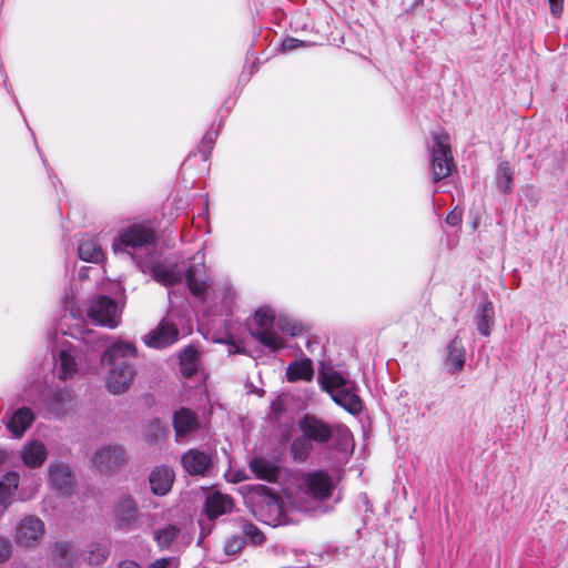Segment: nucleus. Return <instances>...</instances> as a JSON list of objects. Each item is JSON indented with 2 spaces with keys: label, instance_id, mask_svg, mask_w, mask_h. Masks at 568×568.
<instances>
[{
  "label": "nucleus",
  "instance_id": "obj_1",
  "mask_svg": "<svg viewBox=\"0 0 568 568\" xmlns=\"http://www.w3.org/2000/svg\"><path fill=\"white\" fill-rule=\"evenodd\" d=\"M114 253L125 252L134 260L139 268L150 274L156 282L171 286L185 276L192 294L200 295L206 288V282L197 276L195 267L187 271L178 263L160 262L156 255V236L154 230L145 224H132L120 231L112 243Z\"/></svg>",
  "mask_w": 568,
  "mask_h": 568
},
{
  "label": "nucleus",
  "instance_id": "obj_2",
  "mask_svg": "<svg viewBox=\"0 0 568 568\" xmlns=\"http://www.w3.org/2000/svg\"><path fill=\"white\" fill-rule=\"evenodd\" d=\"M136 356V348L132 343L118 341L108 347L101 362L109 365L106 388L112 394H122L129 389L135 371L128 358Z\"/></svg>",
  "mask_w": 568,
  "mask_h": 568
},
{
  "label": "nucleus",
  "instance_id": "obj_3",
  "mask_svg": "<svg viewBox=\"0 0 568 568\" xmlns=\"http://www.w3.org/2000/svg\"><path fill=\"white\" fill-rule=\"evenodd\" d=\"M255 327L251 328V334L264 346L276 352L285 346V342L278 331L285 334L295 335V325L288 318L275 317V313L270 307H260L254 315Z\"/></svg>",
  "mask_w": 568,
  "mask_h": 568
},
{
  "label": "nucleus",
  "instance_id": "obj_4",
  "mask_svg": "<svg viewBox=\"0 0 568 568\" xmlns=\"http://www.w3.org/2000/svg\"><path fill=\"white\" fill-rule=\"evenodd\" d=\"M318 382L322 388L331 394L333 400L348 413L356 415L362 410V402L355 393V383L339 372L323 365L318 372Z\"/></svg>",
  "mask_w": 568,
  "mask_h": 568
},
{
  "label": "nucleus",
  "instance_id": "obj_5",
  "mask_svg": "<svg viewBox=\"0 0 568 568\" xmlns=\"http://www.w3.org/2000/svg\"><path fill=\"white\" fill-rule=\"evenodd\" d=\"M432 146V171L434 182H438L450 175L455 168L454 158L447 134H434Z\"/></svg>",
  "mask_w": 568,
  "mask_h": 568
},
{
  "label": "nucleus",
  "instance_id": "obj_6",
  "mask_svg": "<svg viewBox=\"0 0 568 568\" xmlns=\"http://www.w3.org/2000/svg\"><path fill=\"white\" fill-rule=\"evenodd\" d=\"M333 478L322 470L308 471L302 476L301 490L315 500L328 499L334 490Z\"/></svg>",
  "mask_w": 568,
  "mask_h": 568
},
{
  "label": "nucleus",
  "instance_id": "obj_7",
  "mask_svg": "<svg viewBox=\"0 0 568 568\" xmlns=\"http://www.w3.org/2000/svg\"><path fill=\"white\" fill-rule=\"evenodd\" d=\"M126 462V454L120 445H104L92 457L93 467L101 474H113Z\"/></svg>",
  "mask_w": 568,
  "mask_h": 568
},
{
  "label": "nucleus",
  "instance_id": "obj_8",
  "mask_svg": "<svg viewBox=\"0 0 568 568\" xmlns=\"http://www.w3.org/2000/svg\"><path fill=\"white\" fill-rule=\"evenodd\" d=\"M88 316L102 326L114 328L120 323V312L116 303L108 296H97L92 300Z\"/></svg>",
  "mask_w": 568,
  "mask_h": 568
},
{
  "label": "nucleus",
  "instance_id": "obj_9",
  "mask_svg": "<svg viewBox=\"0 0 568 568\" xmlns=\"http://www.w3.org/2000/svg\"><path fill=\"white\" fill-rule=\"evenodd\" d=\"M43 403L57 418L65 417L77 408L75 397L68 388L50 389L43 395Z\"/></svg>",
  "mask_w": 568,
  "mask_h": 568
},
{
  "label": "nucleus",
  "instance_id": "obj_10",
  "mask_svg": "<svg viewBox=\"0 0 568 568\" xmlns=\"http://www.w3.org/2000/svg\"><path fill=\"white\" fill-rule=\"evenodd\" d=\"M51 487L62 496H70L75 487L72 468L64 462H52L48 468Z\"/></svg>",
  "mask_w": 568,
  "mask_h": 568
},
{
  "label": "nucleus",
  "instance_id": "obj_11",
  "mask_svg": "<svg viewBox=\"0 0 568 568\" xmlns=\"http://www.w3.org/2000/svg\"><path fill=\"white\" fill-rule=\"evenodd\" d=\"M43 534L44 523L39 517L29 515L17 524L14 539L21 547H32L41 539Z\"/></svg>",
  "mask_w": 568,
  "mask_h": 568
},
{
  "label": "nucleus",
  "instance_id": "obj_12",
  "mask_svg": "<svg viewBox=\"0 0 568 568\" xmlns=\"http://www.w3.org/2000/svg\"><path fill=\"white\" fill-rule=\"evenodd\" d=\"M179 338V329L174 323L162 320L159 325L143 337L149 347L165 348Z\"/></svg>",
  "mask_w": 568,
  "mask_h": 568
},
{
  "label": "nucleus",
  "instance_id": "obj_13",
  "mask_svg": "<svg viewBox=\"0 0 568 568\" xmlns=\"http://www.w3.org/2000/svg\"><path fill=\"white\" fill-rule=\"evenodd\" d=\"M173 427L176 442H181L200 430L201 420L195 412L181 407L173 415Z\"/></svg>",
  "mask_w": 568,
  "mask_h": 568
},
{
  "label": "nucleus",
  "instance_id": "obj_14",
  "mask_svg": "<svg viewBox=\"0 0 568 568\" xmlns=\"http://www.w3.org/2000/svg\"><path fill=\"white\" fill-rule=\"evenodd\" d=\"M298 426L311 442L327 443L333 437V428L314 416L303 417Z\"/></svg>",
  "mask_w": 568,
  "mask_h": 568
},
{
  "label": "nucleus",
  "instance_id": "obj_15",
  "mask_svg": "<svg viewBox=\"0 0 568 568\" xmlns=\"http://www.w3.org/2000/svg\"><path fill=\"white\" fill-rule=\"evenodd\" d=\"M57 356L58 377L62 381L72 378L78 372V348L70 344H63Z\"/></svg>",
  "mask_w": 568,
  "mask_h": 568
},
{
  "label": "nucleus",
  "instance_id": "obj_16",
  "mask_svg": "<svg viewBox=\"0 0 568 568\" xmlns=\"http://www.w3.org/2000/svg\"><path fill=\"white\" fill-rule=\"evenodd\" d=\"M181 462L185 471L193 476H203L212 467L211 455L196 448L185 452Z\"/></svg>",
  "mask_w": 568,
  "mask_h": 568
},
{
  "label": "nucleus",
  "instance_id": "obj_17",
  "mask_svg": "<svg viewBox=\"0 0 568 568\" xmlns=\"http://www.w3.org/2000/svg\"><path fill=\"white\" fill-rule=\"evenodd\" d=\"M233 499L220 491H212L206 495L204 510L206 517L212 520L232 510Z\"/></svg>",
  "mask_w": 568,
  "mask_h": 568
},
{
  "label": "nucleus",
  "instance_id": "obj_18",
  "mask_svg": "<svg viewBox=\"0 0 568 568\" xmlns=\"http://www.w3.org/2000/svg\"><path fill=\"white\" fill-rule=\"evenodd\" d=\"M173 481L174 473L168 466L155 467L149 476L151 490L158 496L166 495L171 490Z\"/></svg>",
  "mask_w": 568,
  "mask_h": 568
},
{
  "label": "nucleus",
  "instance_id": "obj_19",
  "mask_svg": "<svg viewBox=\"0 0 568 568\" xmlns=\"http://www.w3.org/2000/svg\"><path fill=\"white\" fill-rule=\"evenodd\" d=\"M20 457L27 467L38 468L45 462L48 450L42 442L30 440L22 447Z\"/></svg>",
  "mask_w": 568,
  "mask_h": 568
},
{
  "label": "nucleus",
  "instance_id": "obj_20",
  "mask_svg": "<svg viewBox=\"0 0 568 568\" xmlns=\"http://www.w3.org/2000/svg\"><path fill=\"white\" fill-rule=\"evenodd\" d=\"M466 361V349L463 341L456 336L447 345V354L445 364L448 367L449 373L456 374L464 368Z\"/></svg>",
  "mask_w": 568,
  "mask_h": 568
},
{
  "label": "nucleus",
  "instance_id": "obj_21",
  "mask_svg": "<svg viewBox=\"0 0 568 568\" xmlns=\"http://www.w3.org/2000/svg\"><path fill=\"white\" fill-rule=\"evenodd\" d=\"M79 321L80 320L77 316V311L74 308H70L69 314L65 313L61 318V329L65 335L83 339L85 343H89L91 336L93 335V332L84 331Z\"/></svg>",
  "mask_w": 568,
  "mask_h": 568
},
{
  "label": "nucleus",
  "instance_id": "obj_22",
  "mask_svg": "<svg viewBox=\"0 0 568 568\" xmlns=\"http://www.w3.org/2000/svg\"><path fill=\"white\" fill-rule=\"evenodd\" d=\"M34 413L29 407L17 409L7 423L8 429L16 436L21 437L34 422Z\"/></svg>",
  "mask_w": 568,
  "mask_h": 568
},
{
  "label": "nucleus",
  "instance_id": "obj_23",
  "mask_svg": "<svg viewBox=\"0 0 568 568\" xmlns=\"http://www.w3.org/2000/svg\"><path fill=\"white\" fill-rule=\"evenodd\" d=\"M314 376L313 362L307 357L298 358L288 364L286 377L288 382L312 381Z\"/></svg>",
  "mask_w": 568,
  "mask_h": 568
},
{
  "label": "nucleus",
  "instance_id": "obj_24",
  "mask_svg": "<svg viewBox=\"0 0 568 568\" xmlns=\"http://www.w3.org/2000/svg\"><path fill=\"white\" fill-rule=\"evenodd\" d=\"M250 468L252 473L262 480L270 483L276 481L280 475L278 466L263 457H255L250 462Z\"/></svg>",
  "mask_w": 568,
  "mask_h": 568
},
{
  "label": "nucleus",
  "instance_id": "obj_25",
  "mask_svg": "<svg viewBox=\"0 0 568 568\" xmlns=\"http://www.w3.org/2000/svg\"><path fill=\"white\" fill-rule=\"evenodd\" d=\"M494 306L491 302H484L478 306L477 314L474 318L478 332L483 336H489L494 325Z\"/></svg>",
  "mask_w": 568,
  "mask_h": 568
},
{
  "label": "nucleus",
  "instance_id": "obj_26",
  "mask_svg": "<svg viewBox=\"0 0 568 568\" xmlns=\"http://www.w3.org/2000/svg\"><path fill=\"white\" fill-rule=\"evenodd\" d=\"M20 476L17 471L7 473L0 480V506L7 509L18 488Z\"/></svg>",
  "mask_w": 568,
  "mask_h": 568
},
{
  "label": "nucleus",
  "instance_id": "obj_27",
  "mask_svg": "<svg viewBox=\"0 0 568 568\" xmlns=\"http://www.w3.org/2000/svg\"><path fill=\"white\" fill-rule=\"evenodd\" d=\"M79 257L85 262L100 263L104 258V252L100 244L91 237L80 242L78 248Z\"/></svg>",
  "mask_w": 568,
  "mask_h": 568
},
{
  "label": "nucleus",
  "instance_id": "obj_28",
  "mask_svg": "<svg viewBox=\"0 0 568 568\" xmlns=\"http://www.w3.org/2000/svg\"><path fill=\"white\" fill-rule=\"evenodd\" d=\"M52 555L62 568H72L78 560V555L72 544L67 541L57 542L53 547Z\"/></svg>",
  "mask_w": 568,
  "mask_h": 568
},
{
  "label": "nucleus",
  "instance_id": "obj_29",
  "mask_svg": "<svg viewBox=\"0 0 568 568\" xmlns=\"http://www.w3.org/2000/svg\"><path fill=\"white\" fill-rule=\"evenodd\" d=\"M109 555V550L105 545L100 542H90L85 546L82 551V558L90 566H99L103 564Z\"/></svg>",
  "mask_w": 568,
  "mask_h": 568
},
{
  "label": "nucleus",
  "instance_id": "obj_30",
  "mask_svg": "<svg viewBox=\"0 0 568 568\" xmlns=\"http://www.w3.org/2000/svg\"><path fill=\"white\" fill-rule=\"evenodd\" d=\"M180 535V528L175 525H166L154 532V539L163 548H172Z\"/></svg>",
  "mask_w": 568,
  "mask_h": 568
},
{
  "label": "nucleus",
  "instance_id": "obj_31",
  "mask_svg": "<svg viewBox=\"0 0 568 568\" xmlns=\"http://www.w3.org/2000/svg\"><path fill=\"white\" fill-rule=\"evenodd\" d=\"M513 170L508 162H500L496 171V184L503 193H510L513 190Z\"/></svg>",
  "mask_w": 568,
  "mask_h": 568
},
{
  "label": "nucleus",
  "instance_id": "obj_32",
  "mask_svg": "<svg viewBox=\"0 0 568 568\" xmlns=\"http://www.w3.org/2000/svg\"><path fill=\"white\" fill-rule=\"evenodd\" d=\"M138 506L130 496L121 498L118 505V517L124 524H131L136 519Z\"/></svg>",
  "mask_w": 568,
  "mask_h": 568
},
{
  "label": "nucleus",
  "instance_id": "obj_33",
  "mask_svg": "<svg viewBox=\"0 0 568 568\" xmlns=\"http://www.w3.org/2000/svg\"><path fill=\"white\" fill-rule=\"evenodd\" d=\"M312 450V442L302 434L296 437L291 444V454L295 462L303 463L307 459Z\"/></svg>",
  "mask_w": 568,
  "mask_h": 568
},
{
  "label": "nucleus",
  "instance_id": "obj_34",
  "mask_svg": "<svg viewBox=\"0 0 568 568\" xmlns=\"http://www.w3.org/2000/svg\"><path fill=\"white\" fill-rule=\"evenodd\" d=\"M181 372L185 377H191L197 372L199 359L196 349L189 347L180 357Z\"/></svg>",
  "mask_w": 568,
  "mask_h": 568
},
{
  "label": "nucleus",
  "instance_id": "obj_35",
  "mask_svg": "<svg viewBox=\"0 0 568 568\" xmlns=\"http://www.w3.org/2000/svg\"><path fill=\"white\" fill-rule=\"evenodd\" d=\"M240 527L244 535V539H248L253 545H261L264 542L263 532L252 523L241 520Z\"/></svg>",
  "mask_w": 568,
  "mask_h": 568
},
{
  "label": "nucleus",
  "instance_id": "obj_36",
  "mask_svg": "<svg viewBox=\"0 0 568 568\" xmlns=\"http://www.w3.org/2000/svg\"><path fill=\"white\" fill-rule=\"evenodd\" d=\"M333 428V436L336 437V445L341 449H346L353 443V435L345 425H336Z\"/></svg>",
  "mask_w": 568,
  "mask_h": 568
},
{
  "label": "nucleus",
  "instance_id": "obj_37",
  "mask_svg": "<svg viewBox=\"0 0 568 568\" xmlns=\"http://www.w3.org/2000/svg\"><path fill=\"white\" fill-rule=\"evenodd\" d=\"M245 539L241 536H231L226 539L224 550L227 555L237 554L244 546Z\"/></svg>",
  "mask_w": 568,
  "mask_h": 568
},
{
  "label": "nucleus",
  "instance_id": "obj_38",
  "mask_svg": "<svg viewBox=\"0 0 568 568\" xmlns=\"http://www.w3.org/2000/svg\"><path fill=\"white\" fill-rule=\"evenodd\" d=\"M12 555V544L4 537L0 536V564L6 562Z\"/></svg>",
  "mask_w": 568,
  "mask_h": 568
},
{
  "label": "nucleus",
  "instance_id": "obj_39",
  "mask_svg": "<svg viewBox=\"0 0 568 568\" xmlns=\"http://www.w3.org/2000/svg\"><path fill=\"white\" fill-rule=\"evenodd\" d=\"M548 2L551 14L559 18L564 10V0H548Z\"/></svg>",
  "mask_w": 568,
  "mask_h": 568
},
{
  "label": "nucleus",
  "instance_id": "obj_40",
  "mask_svg": "<svg viewBox=\"0 0 568 568\" xmlns=\"http://www.w3.org/2000/svg\"><path fill=\"white\" fill-rule=\"evenodd\" d=\"M462 222V212L459 211H452L446 216V223L450 226H456Z\"/></svg>",
  "mask_w": 568,
  "mask_h": 568
},
{
  "label": "nucleus",
  "instance_id": "obj_41",
  "mask_svg": "<svg viewBox=\"0 0 568 568\" xmlns=\"http://www.w3.org/2000/svg\"><path fill=\"white\" fill-rule=\"evenodd\" d=\"M302 45H303V42L297 39H294V38H288L283 41V49L287 50V51L295 50Z\"/></svg>",
  "mask_w": 568,
  "mask_h": 568
},
{
  "label": "nucleus",
  "instance_id": "obj_42",
  "mask_svg": "<svg viewBox=\"0 0 568 568\" xmlns=\"http://www.w3.org/2000/svg\"><path fill=\"white\" fill-rule=\"evenodd\" d=\"M173 564V558H161L150 565V568H168Z\"/></svg>",
  "mask_w": 568,
  "mask_h": 568
},
{
  "label": "nucleus",
  "instance_id": "obj_43",
  "mask_svg": "<svg viewBox=\"0 0 568 568\" xmlns=\"http://www.w3.org/2000/svg\"><path fill=\"white\" fill-rule=\"evenodd\" d=\"M270 507L277 513L278 517H276L273 520L268 521V524L272 525V526H277V525L283 524V520L280 518V515H281V507H280V505L276 501H273L272 504H270Z\"/></svg>",
  "mask_w": 568,
  "mask_h": 568
},
{
  "label": "nucleus",
  "instance_id": "obj_44",
  "mask_svg": "<svg viewBox=\"0 0 568 568\" xmlns=\"http://www.w3.org/2000/svg\"><path fill=\"white\" fill-rule=\"evenodd\" d=\"M214 143V133L209 132L202 139V145L206 149H211Z\"/></svg>",
  "mask_w": 568,
  "mask_h": 568
},
{
  "label": "nucleus",
  "instance_id": "obj_45",
  "mask_svg": "<svg viewBox=\"0 0 568 568\" xmlns=\"http://www.w3.org/2000/svg\"><path fill=\"white\" fill-rule=\"evenodd\" d=\"M118 568H141L136 562L134 561H122Z\"/></svg>",
  "mask_w": 568,
  "mask_h": 568
},
{
  "label": "nucleus",
  "instance_id": "obj_46",
  "mask_svg": "<svg viewBox=\"0 0 568 568\" xmlns=\"http://www.w3.org/2000/svg\"><path fill=\"white\" fill-rule=\"evenodd\" d=\"M6 457H7V456H6V453H4V452H2V450H0V466L4 463Z\"/></svg>",
  "mask_w": 568,
  "mask_h": 568
},
{
  "label": "nucleus",
  "instance_id": "obj_47",
  "mask_svg": "<svg viewBox=\"0 0 568 568\" xmlns=\"http://www.w3.org/2000/svg\"><path fill=\"white\" fill-rule=\"evenodd\" d=\"M230 352H231V353H241V349H240V347H237V346H236V347H235V351L230 349Z\"/></svg>",
  "mask_w": 568,
  "mask_h": 568
}]
</instances>
